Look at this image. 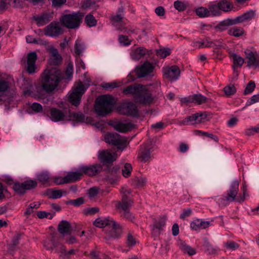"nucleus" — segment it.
Returning <instances> with one entry per match:
<instances>
[{"label":"nucleus","instance_id":"63","mask_svg":"<svg viewBox=\"0 0 259 259\" xmlns=\"http://www.w3.org/2000/svg\"><path fill=\"white\" fill-rule=\"evenodd\" d=\"M259 102V94L254 95L246 102V105L249 106Z\"/></svg>","mask_w":259,"mask_h":259},{"label":"nucleus","instance_id":"37","mask_svg":"<svg viewBox=\"0 0 259 259\" xmlns=\"http://www.w3.org/2000/svg\"><path fill=\"white\" fill-rule=\"evenodd\" d=\"M47 194L48 197L52 199H57L61 198L63 194L62 190L54 189H49L47 190Z\"/></svg>","mask_w":259,"mask_h":259},{"label":"nucleus","instance_id":"8","mask_svg":"<svg viewBox=\"0 0 259 259\" xmlns=\"http://www.w3.org/2000/svg\"><path fill=\"white\" fill-rule=\"evenodd\" d=\"M88 86L85 87L81 82H78L75 85L72 92L68 96L69 101L73 105L77 106L80 102L82 95L84 94Z\"/></svg>","mask_w":259,"mask_h":259},{"label":"nucleus","instance_id":"12","mask_svg":"<svg viewBox=\"0 0 259 259\" xmlns=\"http://www.w3.org/2000/svg\"><path fill=\"white\" fill-rule=\"evenodd\" d=\"M37 59V56L35 52L28 54L26 63L24 67L29 74H33L36 72L37 67L35 63Z\"/></svg>","mask_w":259,"mask_h":259},{"label":"nucleus","instance_id":"46","mask_svg":"<svg viewBox=\"0 0 259 259\" xmlns=\"http://www.w3.org/2000/svg\"><path fill=\"white\" fill-rule=\"evenodd\" d=\"M254 11L250 10L239 16L241 23L248 21L252 19L254 16Z\"/></svg>","mask_w":259,"mask_h":259},{"label":"nucleus","instance_id":"41","mask_svg":"<svg viewBox=\"0 0 259 259\" xmlns=\"http://www.w3.org/2000/svg\"><path fill=\"white\" fill-rule=\"evenodd\" d=\"M197 44H200L199 48H209L213 47V42L209 40L207 38L202 40V41H194L192 43V46L193 47H196Z\"/></svg>","mask_w":259,"mask_h":259},{"label":"nucleus","instance_id":"51","mask_svg":"<svg viewBox=\"0 0 259 259\" xmlns=\"http://www.w3.org/2000/svg\"><path fill=\"white\" fill-rule=\"evenodd\" d=\"M242 190L243 192V195H241V194H239L237 197V201L239 202L244 201L246 197H248L246 186L245 184L243 185Z\"/></svg>","mask_w":259,"mask_h":259},{"label":"nucleus","instance_id":"23","mask_svg":"<svg viewBox=\"0 0 259 259\" xmlns=\"http://www.w3.org/2000/svg\"><path fill=\"white\" fill-rule=\"evenodd\" d=\"M230 58L233 60V69L235 73L237 75H238V71L237 68H241L244 63V60L243 58L240 56L234 53L230 52Z\"/></svg>","mask_w":259,"mask_h":259},{"label":"nucleus","instance_id":"35","mask_svg":"<svg viewBox=\"0 0 259 259\" xmlns=\"http://www.w3.org/2000/svg\"><path fill=\"white\" fill-rule=\"evenodd\" d=\"M51 178L47 172H44L37 175V180L39 182L47 186L51 185Z\"/></svg>","mask_w":259,"mask_h":259},{"label":"nucleus","instance_id":"7","mask_svg":"<svg viewBox=\"0 0 259 259\" xmlns=\"http://www.w3.org/2000/svg\"><path fill=\"white\" fill-rule=\"evenodd\" d=\"M105 141L109 144L116 146L118 149L123 150L126 147V138L116 133H109L104 136Z\"/></svg>","mask_w":259,"mask_h":259},{"label":"nucleus","instance_id":"48","mask_svg":"<svg viewBox=\"0 0 259 259\" xmlns=\"http://www.w3.org/2000/svg\"><path fill=\"white\" fill-rule=\"evenodd\" d=\"M132 167L130 163H126L125 164L124 168L122 169V173L123 177L128 178L130 176Z\"/></svg>","mask_w":259,"mask_h":259},{"label":"nucleus","instance_id":"64","mask_svg":"<svg viewBox=\"0 0 259 259\" xmlns=\"http://www.w3.org/2000/svg\"><path fill=\"white\" fill-rule=\"evenodd\" d=\"M31 108L33 111L35 112H40L42 111V106L37 103H33L31 105Z\"/></svg>","mask_w":259,"mask_h":259},{"label":"nucleus","instance_id":"6","mask_svg":"<svg viewBox=\"0 0 259 259\" xmlns=\"http://www.w3.org/2000/svg\"><path fill=\"white\" fill-rule=\"evenodd\" d=\"M83 14L79 12L63 14L60 17V22L67 28L76 29L81 22Z\"/></svg>","mask_w":259,"mask_h":259},{"label":"nucleus","instance_id":"28","mask_svg":"<svg viewBox=\"0 0 259 259\" xmlns=\"http://www.w3.org/2000/svg\"><path fill=\"white\" fill-rule=\"evenodd\" d=\"M147 51L142 47L137 48L132 51L130 53L131 58L134 60H139L146 55Z\"/></svg>","mask_w":259,"mask_h":259},{"label":"nucleus","instance_id":"62","mask_svg":"<svg viewBox=\"0 0 259 259\" xmlns=\"http://www.w3.org/2000/svg\"><path fill=\"white\" fill-rule=\"evenodd\" d=\"M84 203V199L82 197L78 198L76 199L72 200L69 202V203L75 206H79Z\"/></svg>","mask_w":259,"mask_h":259},{"label":"nucleus","instance_id":"39","mask_svg":"<svg viewBox=\"0 0 259 259\" xmlns=\"http://www.w3.org/2000/svg\"><path fill=\"white\" fill-rule=\"evenodd\" d=\"M218 4L220 10L224 12L230 11L233 7L232 4L227 0L220 1Z\"/></svg>","mask_w":259,"mask_h":259},{"label":"nucleus","instance_id":"9","mask_svg":"<svg viewBox=\"0 0 259 259\" xmlns=\"http://www.w3.org/2000/svg\"><path fill=\"white\" fill-rule=\"evenodd\" d=\"M44 246L48 250L51 251L55 250L56 253L59 254V257L61 259H63L65 252H66V247L59 242H55L53 237L45 240Z\"/></svg>","mask_w":259,"mask_h":259},{"label":"nucleus","instance_id":"19","mask_svg":"<svg viewBox=\"0 0 259 259\" xmlns=\"http://www.w3.org/2000/svg\"><path fill=\"white\" fill-rule=\"evenodd\" d=\"M120 113L125 115L137 116L138 111L136 105L132 103H127L122 104L119 107Z\"/></svg>","mask_w":259,"mask_h":259},{"label":"nucleus","instance_id":"52","mask_svg":"<svg viewBox=\"0 0 259 259\" xmlns=\"http://www.w3.org/2000/svg\"><path fill=\"white\" fill-rule=\"evenodd\" d=\"M170 50L167 48H163L158 50L156 52V54L158 56L164 58L166 56L170 55Z\"/></svg>","mask_w":259,"mask_h":259},{"label":"nucleus","instance_id":"58","mask_svg":"<svg viewBox=\"0 0 259 259\" xmlns=\"http://www.w3.org/2000/svg\"><path fill=\"white\" fill-rule=\"evenodd\" d=\"M119 43L123 46H128L131 44V41L129 40L127 36L120 35L118 38Z\"/></svg>","mask_w":259,"mask_h":259},{"label":"nucleus","instance_id":"17","mask_svg":"<svg viewBox=\"0 0 259 259\" xmlns=\"http://www.w3.org/2000/svg\"><path fill=\"white\" fill-rule=\"evenodd\" d=\"M154 69L153 65L146 61L142 65L139 66L136 68V73L138 77H144L151 74Z\"/></svg>","mask_w":259,"mask_h":259},{"label":"nucleus","instance_id":"14","mask_svg":"<svg viewBox=\"0 0 259 259\" xmlns=\"http://www.w3.org/2000/svg\"><path fill=\"white\" fill-rule=\"evenodd\" d=\"M98 158L104 163H111L117 158V154L110 150H100L98 152Z\"/></svg>","mask_w":259,"mask_h":259},{"label":"nucleus","instance_id":"47","mask_svg":"<svg viewBox=\"0 0 259 259\" xmlns=\"http://www.w3.org/2000/svg\"><path fill=\"white\" fill-rule=\"evenodd\" d=\"M85 22L88 26L93 27L96 25L97 21L92 15L89 14L86 16Z\"/></svg>","mask_w":259,"mask_h":259},{"label":"nucleus","instance_id":"32","mask_svg":"<svg viewBox=\"0 0 259 259\" xmlns=\"http://www.w3.org/2000/svg\"><path fill=\"white\" fill-rule=\"evenodd\" d=\"M179 248L184 253L189 255H193L196 253L195 249L190 246L188 245L185 242L180 241L178 242Z\"/></svg>","mask_w":259,"mask_h":259},{"label":"nucleus","instance_id":"13","mask_svg":"<svg viewBox=\"0 0 259 259\" xmlns=\"http://www.w3.org/2000/svg\"><path fill=\"white\" fill-rule=\"evenodd\" d=\"M80 170L82 176L85 175L90 177L98 175L103 169L102 166L100 164H95L90 165H80Z\"/></svg>","mask_w":259,"mask_h":259},{"label":"nucleus","instance_id":"45","mask_svg":"<svg viewBox=\"0 0 259 259\" xmlns=\"http://www.w3.org/2000/svg\"><path fill=\"white\" fill-rule=\"evenodd\" d=\"M195 12L199 17L204 18L209 16L208 9L205 7H201L196 9Z\"/></svg>","mask_w":259,"mask_h":259},{"label":"nucleus","instance_id":"38","mask_svg":"<svg viewBox=\"0 0 259 259\" xmlns=\"http://www.w3.org/2000/svg\"><path fill=\"white\" fill-rule=\"evenodd\" d=\"M21 86L23 89V93L25 95L29 94L32 88V81L30 79H23L21 82Z\"/></svg>","mask_w":259,"mask_h":259},{"label":"nucleus","instance_id":"31","mask_svg":"<svg viewBox=\"0 0 259 259\" xmlns=\"http://www.w3.org/2000/svg\"><path fill=\"white\" fill-rule=\"evenodd\" d=\"M51 55L50 56V61L54 64H58L61 61V57L58 53L56 49L54 47H51L50 49Z\"/></svg>","mask_w":259,"mask_h":259},{"label":"nucleus","instance_id":"20","mask_svg":"<svg viewBox=\"0 0 259 259\" xmlns=\"http://www.w3.org/2000/svg\"><path fill=\"white\" fill-rule=\"evenodd\" d=\"M52 18V15L50 13L46 12L39 15L34 16L32 19L36 25L40 27L47 24Z\"/></svg>","mask_w":259,"mask_h":259},{"label":"nucleus","instance_id":"10","mask_svg":"<svg viewBox=\"0 0 259 259\" xmlns=\"http://www.w3.org/2000/svg\"><path fill=\"white\" fill-rule=\"evenodd\" d=\"M63 29L58 22L53 21L44 28L45 34L51 37H58L63 33Z\"/></svg>","mask_w":259,"mask_h":259},{"label":"nucleus","instance_id":"22","mask_svg":"<svg viewBox=\"0 0 259 259\" xmlns=\"http://www.w3.org/2000/svg\"><path fill=\"white\" fill-rule=\"evenodd\" d=\"M110 229L107 231V234L112 238H118L122 233L121 226L114 221H111L110 225L108 227Z\"/></svg>","mask_w":259,"mask_h":259},{"label":"nucleus","instance_id":"53","mask_svg":"<svg viewBox=\"0 0 259 259\" xmlns=\"http://www.w3.org/2000/svg\"><path fill=\"white\" fill-rule=\"evenodd\" d=\"M224 91L225 94L227 96L233 95L236 92L235 87L233 85L231 84L225 87L224 89Z\"/></svg>","mask_w":259,"mask_h":259},{"label":"nucleus","instance_id":"55","mask_svg":"<svg viewBox=\"0 0 259 259\" xmlns=\"http://www.w3.org/2000/svg\"><path fill=\"white\" fill-rule=\"evenodd\" d=\"M174 6L175 8L179 11H183L186 8V4L180 1L175 2Z\"/></svg>","mask_w":259,"mask_h":259},{"label":"nucleus","instance_id":"44","mask_svg":"<svg viewBox=\"0 0 259 259\" xmlns=\"http://www.w3.org/2000/svg\"><path fill=\"white\" fill-rule=\"evenodd\" d=\"M84 44L80 39H77L75 43V53L77 56H79L84 50Z\"/></svg>","mask_w":259,"mask_h":259},{"label":"nucleus","instance_id":"59","mask_svg":"<svg viewBox=\"0 0 259 259\" xmlns=\"http://www.w3.org/2000/svg\"><path fill=\"white\" fill-rule=\"evenodd\" d=\"M52 180H53L54 183L56 185H61L67 183L66 179H65V176L64 177H53L52 178Z\"/></svg>","mask_w":259,"mask_h":259},{"label":"nucleus","instance_id":"27","mask_svg":"<svg viewBox=\"0 0 259 259\" xmlns=\"http://www.w3.org/2000/svg\"><path fill=\"white\" fill-rule=\"evenodd\" d=\"M210 225L209 221H203L201 219L194 220L190 224V227L192 229L197 231L200 229H204L208 228Z\"/></svg>","mask_w":259,"mask_h":259},{"label":"nucleus","instance_id":"1","mask_svg":"<svg viewBox=\"0 0 259 259\" xmlns=\"http://www.w3.org/2000/svg\"><path fill=\"white\" fill-rule=\"evenodd\" d=\"M122 92L125 95H134L136 101L141 104H149L153 101L147 87L140 84L129 85Z\"/></svg>","mask_w":259,"mask_h":259},{"label":"nucleus","instance_id":"50","mask_svg":"<svg viewBox=\"0 0 259 259\" xmlns=\"http://www.w3.org/2000/svg\"><path fill=\"white\" fill-rule=\"evenodd\" d=\"M101 86L106 89L112 90L119 87V84L117 82L113 81L111 82H103Z\"/></svg>","mask_w":259,"mask_h":259},{"label":"nucleus","instance_id":"15","mask_svg":"<svg viewBox=\"0 0 259 259\" xmlns=\"http://www.w3.org/2000/svg\"><path fill=\"white\" fill-rule=\"evenodd\" d=\"M37 185L36 181L33 180L26 181L21 184L15 183L13 185L15 191L20 194H23L26 190H30L35 188Z\"/></svg>","mask_w":259,"mask_h":259},{"label":"nucleus","instance_id":"4","mask_svg":"<svg viewBox=\"0 0 259 259\" xmlns=\"http://www.w3.org/2000/svg\"><path fill=\"white\" fill-rule=\"evenodd\" d=\"M114 100L110 95H103L98 98L95 102V109L99 116H105L110 112L114 104Z\"/></svg>","mask_w":259,"mask_h":259},{"label":"nucleus","instance_id":"54","mask_svg":"<svg viewBox=\"0 0 259 259\" xmlns=\"http://www.w3.org/2000/svg\"><path fill=\"white\" fill-rule=\"evenodd\" d=\"M255 88V84L254 81L251 80L247 84L244 91V94L247 95L252 93Z\"/></svg>","mask_w":259,"mask_h":259},{"label":"nucleus","instance_id":"42","mask_svg":"<svg viewBox=\"0 0 259 259\" xmlns=\"http://www.w3.org/2000/svg\"><path fill=\"white\" fill-rule=\"evenodd\" d=\"M203 246L205 248V251L208 254H215L217 252V248L212 246V245L210 244L208 240L206 239H204Z\"/></svg>","mask_w":259,"mask_h":259},{"label":"nucleus","instance_id":"11","mask_svg":"<svg viewBox=\"0 0 259 259\" xmlns=\"http://www.w3.org/2000/svg\"><path fill=\"white\" fill-rule=\"evenodd\" d=\"M162 71L163 77L170 81L177 80L180 74V70L177 66L164 67Z\"/></svg>","mask_w":259,"mask_h":259},{"label":"nucleus","instance_id":"43","mask_svg":"<svg viewBox=\"0 0 259 259\" xmlns=\"http://www.w3.org/2000/svg\"><path fill=\"white\" fill-rule=\"evenodd\" d=\"M208 12L210 16H216L220 14L218 4L211 3L208 6Z\"/></svg>","mask_w":259,"mask_h":259},{"label":"nucleus","instance_id":"56","mask_svg":"<svg viewBox=\"0 0 259 259\" xmlns=\"http://www.w3.org/2000/svg\"><path fill=\"white\" fill-rule=\"evenodd\" d=\"M225 246L228 249L234 250L238 248L239 245L233 241H229L225 243Z\"/></svg>","mask_w":259,"mask_h":259},{"label":"nucleus","instance_id":"49","mask_svg":"<svg viewBox=\"0 0 259 259\" xmlns=\"http://www.w3.org/2000/svg\"><path fill=\"white\" fill-rule=\"evenodd\" d=\"M73 70V65L72 64L69 63L65 71L64 78L70 80L72 77Z\"/></svg>","mask_w":259,"mask_h":259},{"label":"nucleus","instance_id":"25","mask_svg":"<svg viewBox=\"0 0 259 259\" xmlns=\"http://www.w3.org/2000/svg\"><path fill=\"white\" fill-rule=\"evenodd\" d=\"M132 202V201L127 196H124L122 197L120 202H117L116 207L120 210V213H121L129 210Z\"/></svg>","mask_w":259,"mask_h":259},{"label":"nucleus","instance_id":"5","mask_svg":"<svg viewBox=\"0 0 259 259\" xmlns=\"http://www.w3.org/2000/svg\"><path fill=\"white\" fill-rule=\"evenodd\" d=\"M239 186V181L238 180H234L231 183L226 193L219 199V206L224 207L228 205L231 202L237 201Z\"/></svg>","mask_w":259,"mask_h":259},{"label":"nucleus","instance_id":"26","mask_svg":"<svg viewBox=\"0 0 259 259\" xmlns=\"http://www.w3.org/2000/svg\"><path fill=\"white\" fill-rule=\"evenodd\" d=\"M82 176L80 166L74 171H69L65 176L67 183H72L79 180Z\"/></svg>","mask_w":259,"mask_h":259},{"label":"nucleus","instance_id":"2","mask_svg":"<svg viewBox=\"0 0 259 259\" xmlns=\"http://www.w3.org/2000/svg\"><path fill=\"white\" fill-rule=\"evenodd\" d=\"M61 78V71L56 68L46 69L41 75V87L47 93L54 91Z\"/></svg>","mask_w":259,"mask_h":259},{"label":"nucleus","instance_id":"24","mask_svg":"<svg viewBox=\"0 0 259 259\" xmlns=\"http://www.w3.org/2000/svg\"><path fill=\"white\" fill-rule=\"evenodd\" d=\"M183 102L193 103L198 105L206 102L207 98L200 94H194L182 99Z\"/></svg>","mask_w":259,"mask_h":259},{"label":"nucleus","instance_id":"61","mask_svg":"<svg viewBox=\"0 0 259 259\" xmlns=\"http://www.w3.org/2000/svg\"><path fill=\"white\" fill-rule=\"evenodd\" d=\"M37 217L40 219H43L45 218H48L49 219H52L53 217V215L50 212H47L44 211H39L37 213Z\"/></svg>","mask_w":259,"mask_h":259},{"label":"nucleus","instance_id":"33","mask_svg":"<svg viewBox=\"0 0 259 259\" xmlns=\"http://www.w3.org/2000/svg\"><path fill=\"white\" fill-rule=\"evenodd\" d=\"M124 16V12L123 8H119L116 13V14L112 15L111 17V20L113 24L115 25L118 23H120L122 21Z\"/></svg>","mask_w":259,"mask_h":259},{"label":"nucleus","instance_id":"21","mask_svg":"<svg viewBox=\"0 0 259 259\" xmlns=\"http://www.w3.org/2000/svg\"><path fill=\"white\" fill-rule=\"evenodd\" d=\"M166 220V217L162 216L154 221L152 229L153 235L157 237L160 234L165 225Z\"/></svg>","mask_w":259,"mask_h":259},{"label":"nucleus","instance_id":"3","mask_svg":"<svg viewBox=\"0 0 259 259\" xmlns=\"http://www.w3.org/2000/svg\"><path fill=\"white\" fill-rule=\"evenodd\" d=\"M49 117L54 122L70 120L81 122L84 119V116L82 113H71L67 109L61 110L56 108H50Z\"/></svg>","mask_w":259,"mask_h":259},{"label":"nucleus","instance_id":"34","mask_svg":"<svg viewBox=\"0 0 259 259\" xmlns=\"http://www.w3.org/2000/svg\"><path fill=\"white\" fill-rule=\"evenodd\" d=\"M58 230L61 234L65 235L70 232L71 225L66 221H62L58 225Z\"/></svg>","mask_w":259,"mask_h":259},{"label":"nucleus","instance_id":"60","mask_svg":"<svg viewBox=\"0 0 259 259\" xmlns=\"http://www.w3.org/2000/svg\"><path fill=\"white\" fill-rule=\"evenodd\" d=\"M9 87V83L8 81L0 79V92H4L7 90Z\"/></svg>","mask_w":259,"mask_h":259},{"label":"nucleus","instance_id":"16","mask_svg":"<svg viewBox=\"0 0 259 259\" xmlns=\"http://www.w3.org/2000/svg\"><path fill=\"white\" fill-rule=\"evenodd\" d=\"M207 117L206 112H198L186 118L183 121L184 124H195L204 122Z\"/></svg>","mask_w":259,"mask_h":259},{"label":"nucleus","instance_id":"36","mask_svg":"<svg viewBox=\"0 0 259 259\" xmlns=\"http://www.w3.org/2000/svg\"><path fill=\"white\" fill-rule=\"evenodd\" d=\"M111 221H113V220L107 218H99L94 221V224L95 226L99 228H104L106 226L109 227Z\"/></svg>","mask_w":259,"mask_h":259},{"label":"nucleus","instance_id":"29","mask_svg":"<svg viewBox=\"0 0 259 259\" xmlns=\"http://www.w3.org/2000/svg\"><path fill=\"white\" fill-rule=\"evenodd\" d=\"M134 128V124L130 122H118L114 125V128L120 132H125Z\"/></svg>","mask_w":259,"mask_h":259},{"label":"nucleus","instance_id":"30","mask_svg":"<svg viewBox=\"0 0 259 259\" xmlns=\"http://www.w3.org/2000/svg\"><path fill=\"white\" fill-rule=\"evenodd\" d=\"M138 159L143 162L148 161L151 158V152L149 149L147 148H141L138 156Z\"/></svg>","mask_w":259,"mask_h":259},{"label":"nucleus","instance_id":"40","mask_svg":"<svg viewBox=\"0 0 259 259\" xmlns=\"http://www.w3.org/2000/svg\"><path fill=\"white\" fill-rule=\"evenodd\" d=\"M228 33L230 35L239 37L243 35L244 30L240 27L235 26L230 28L228 31Z\"/></svg>","mask_w":259,"mask_h":259},{"label":"nucleus","instance_id":"57","mask_svg":"<svg viewBox=\"0 0 259 259\" xmlns=\"http://www.w3.org/2000/svg\"><path fill=\"white\" fill-rule=\"evenodd\" d=\"M135 181L137 186L142 187L146 186L147 180L146 177H139L137 178Z\"/></svg>","mask_w":259,"mask_h":259},{"label":"nucleus","instance_id":"18","mask_svg":"<svg viewBox=\"0 0 259 259\" xmlns=\"http://www.w3.org/2000/svg\"><path fill=\"white\" fill-rule=\"evenodd\" d=\"M247 66L254 68H259V55L250 50L245 51Z\"/></svg>","mask_w":259,"mask_h":259}]
</instances>
